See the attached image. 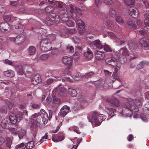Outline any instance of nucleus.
Segmentation results:
<instances>
[{"instance_id":"54","label":"nucleus","mask_w":149,"mask_h":149,"mask_svg":"<svg viewBox=\"0 0 149 149\" xmlns=\"http://www.w3.org/2000/svg\"><path fill=\"white\" fill-rule=\"evenodd\" d=\"M62 80L64 81H68L70 82L72 81V80L70 78L67 77H62Z\"/></svg>"},{"instance_id":"34","label":"nucleus","mask_w":149,"mask_h":149,"mask_svg":"<svg viewBox=\"0 0 149 149\" xmlns=\"http://www.w3.org/2000/svg\"><path fill=\"white\" fill-rule=\"evenodd\" d=\"M104 82L103 80L98 81L96 83L97 87L100 88L104 87Z\"/></svg>"},{"instance_id":"29","label":"nucleus","mask_w":149,"mask_h":149,"mask_svg":"<svg viewBox=\"0 0 149 149\" xmlns=\"http://www.w3.org/2000/svg\"><path fill=\"white\" fill-rule=\"evenodd\" d=\"M16 70L19 75H22L24 72L23 67L21 65H18L16 67Z\"/></svg>"},{"instance_id":"45","label":"nucleus","mask_w":149,"mask_h":149,"mask_svg":"<svg viewBox=\"0 0 149 149\" xmlns=\"http://www.w3.org/2000/svg\"><path fill=\"white\" fill-rule=\"evenodd\" d=\"M53 102L56 104H58L61 102L60 100L56 97H53Z\"/></svg>"},{"instance_id":"24","label":"nucleus","mask_w":149,"mask_h":149,"mask_svg":"<svg viewBox=\"0 0 149 149\" xmlns=\"http://www.w3.org/2000/svg\"><path fill=\"white\" fill-rule=\"evenodd\" d=\"M142 46L147 47L149 46V40L146 38H141L139 42Z\"/></svg>"},{"instance_id":"9","label":"nucleus","mask_w":149,"mask_h":149,"mask_svg":"<svg viewBox=\"0 0 149 149\" xmlns=\"http://www.w3.org/2000/svg\"><path fill=\"white\" fill-rule=\"evenodd\" d=\"M48 1L50 4L53 6L54 7H56L57 6L60 8H65V5L63 4V2L59 1H56L54 0L50 1L48 0Z\"/></svg>"},{"instance_id":"23","label":"nucleus","mask_w":149,"mask_h":149,"mask_svg":"<svg viewBox=\"0 0 149 149\" xmlns=\"http://www.w3.org/2000/svg\"><path fill=\"white\" fill-rule=\"evenodd\" d=\"M23 38L20 36H17L16 37H13L10 38V40L15 42L17 44H20L23 41Z\"/></svg>"},{"instance_id":"30","label":"nucleus","mask_w":149,"mask_h":149,"mask_svg":"<svg viewBox=\"0 0 149 149\" xmlns=\"http://www.w3.org/2000/svg\"><path fill=\"white\" fill-rule=\"evenodd\" d=\"M68 92L70 95L72 97H75L77 95V92L75 89L69 88L68 90Z\"/></svg>"},{"instance_id":"59","label":"nucleus","mask_w":149,"mask_h":149,"mask_svg":"<svg viewBox=\"0 0 149 149\" xmlns=\"http://www.w3.org/2000/svg\"><path fill=\"white\" fill-rule=\"evenodd\" d=\"M58 53V49H53L52 50L51 53L53 55H56Z\"/></svg>"},{"instance_id":"22","label":"nucleus","mask_w":149,"mask_h":149,"mask_svg":"<svg viewBox=\"0 0 149 149\" xmlns=\"http://www.w3.org/2000/svg\"><path fill=\"white\" fill-rule=\"evenodd\" d=\"M104 56V53L100 51H97L95 54V58L97 60L103 59Z\"/></svg>"},{"instance_id":"53","label":"nucleus","mask_w":149,"mask_h":149,"mask_svg":"<svg viewBox=\"0 0 149 149\" xmlns=\"http://www.w3.org/2000/svg\"><path fill=\"white\" fill-rule=\"evenodd\" d=\"M25 147L26 146L22 143L17 145L16 147V149H24Z\"/></svg>"},{"instance_id":"21","label":"nucleus","mask_w":149,"mask_h":149,"mask_svg":"<svg viewBox=\"0 0 149 149\" xmlns=\"http://www.w3.org/2000/svg\"><path fill=\"white\" fill-rule=\"evenodd\" d=\"M117 61L114 58H107L105 60V62L108 64H109L113 66L115 65V64L117 63Z\"/></svg>"},{"instance_id":"16","label":"nucleus","mask_w":149,"mask_h":149,"mask_svg":"<svg viewBox=\"0 0 149 149\" xmlns=\"http://www.w3.org/2000/svg\"><path fill=\"white\" fill-rule=\"evenodd\" d=\"M10 26L8 23L4 22L0 24V29L2 32L8 31L10 29Z\"/></svg>"},{"instance_id":"52","label":"nucleus","mask_w":149,"mask_h":149,"mask_svg":"<svg viewBox=\"0 0 149 149\" xmlns=\"http://www.w3.org/2000/svg\"><path fill=\"white\" fill-rule=\"evenodd\" d=\"M124 1L127 5H133L134 3V0H124Z\"/></svg>"},{"instance_id":"6","label":"nucleus","mask_w":149,"mask_h":149,"mask_svg":"<svg viewBox=\"0 0 149 149\" xmlns=\"http://www.w3.org/2000/svg\"><path fill=\"white\" fill-rule=\"evenodd\" d=\"M121 65V63L120 61H117L115 65L113 66L114 68V71L113 72L112 75V77L114 78L113 80H112L114 81L116 79H117L120 81V79L118 78V73L119 71L120 70V68Z\"/></svg>"},{"instance_id":"61","label":"nucleus","mask_w":149,"mask_h":149,"mask_svg":"<svg viewBox=\"0 0 149 149\" xmlns=\"http://www.w3.org/2000/svg\"><path fill=\"white\" fill-rule=\"evenodd\" d=\"M136 23L137 25L139 27H142L143 25V23L142 20L140 19H138L137 20Z\"/></svg>"},{"instance_id":"32","label":"nucleus","mask_w":149,"mask_h":149,"mask_svg":"<svg viewBox=\"0 0 149 149\" xmlns=\"http://www.w3.org/2000/svg\"><path fill=\"white\" fill-rule=\"evenodd\" d=\"M104 26L107 27H111L113 26L112 22L109 19H107L104 23Z\"/></svg>"},{"instance_id":"49","label":"nucleus","mask_w":149,"mask_h":149,"mask_svg":"<svg viewBox=\"0 0 149 149\" xmlns=\"http://www.w3.org/2000/svg\"><path fill=\"white\" fill-rule=\"evenodd\" d=\"M49 56L48 54H44L41 55L40 58L42 60H45L47 59Z\"/></svg>"},{"instance_id":"46","label":"nucleus","mask_w":149,"mask_h":149,"mask_svg":"<svg viewBox=\"0 0 149 149\" xmlns=\"http://www.w3.org/2000/svg\"><path fill=\"white\" fill-rule=\"evenodd\" d=\"M66 24L69 27H72L74 26V22H72L71 20H68L66 21Z\"/></svg>"},{"instance_id":"17","label":"nucleus","mask_w":149,"mask_h":149,"mask_svg":"<svg viewBox=\"0 0 149 149\" xmlns=\"http://www.w3.org/2000/svg\"><path fill=\"white\" fill-rule=\"evenodd\" d=\"M105 110L111 116L113 117L114 116V112L115 111V109L111 108V106L107 104L106 106Z\"/></svg>"},{"instance_id":"5","label":"nucleus","mask_w":149,"mask_h":149,"mask_svg":"<svg viewBox=\"0 0 149 149\" xmlns=\"http://www.w3.org/2000/svg\"><path fill=\"white\" fill-rule=\"evenodd\" d=\"M73 61V58L71 56H64L62 58V63L66 66L68 69H70L72 67Z\"/></svg>"},{"instance_id":"31","label":"nucleus","mask_w":149,"mask_h":149,"mask_svg":"<svg viewBox=\"0 0 149 149\" xmlns=\"http://www.w3.org/2000/svg\"><path fill=\"white\" fill-rule=\"evenodd\" d=\"M54 135H53L52 136V140L54 142H58L59 141H61L63 140V138L62 136H57V137H54Z\"/></svg>"},{"instance_id":"27","label":"nucleus","mask_w":149,"mask_h":149,"mask_svg":"<svg viewBox=\"0 0 149 149\" xmlns=\"http://www.w3.org/2000/svg\"><path fill=\"white\" fill-rule=\"evenodd\" d=\"M3 73L5 76L8 77H12L15 76L14 72L11 70L4 71L3 72Z\"/></svg>"},{"instance_id":"26","label":"nucleus","mask_w":149,"mask_h":149,"mask_svg":"<svg viewBox=\"0 0 149 149\" xmlns=\"http://www.w3.org/2000/svg\"><path fill=\"white\" fill-rule=\"evenodd\" d=\"M41 79L40 76L38 74H36L33 77L31 80L32 84L34 85H36L40 81Z\"/></svg>"},{"instance_id":"64","label":"nucleus","mask_w":149,"mask_h":149,"mask_svg":"<svg viewBox=\"0 0 149 149\" xmlns=\"http://www.w3.org/2000/svg\"><path fill=\"white\" fill-rule=\"evenodd\" d=\"M143 30H140L139 31L141 34L143 35H144L146 33H149V32H147L146 31V30H147V29H146V27Z\"/></svg>"},{"instance_id":"10","label":"nucleus","mask_w":149,"mask_h":149,"mask_svg":"<svg viewBox=\"0 0 149 149\" xmlns=\"http://www.w3.org/2000/svg\"><path fill=\"white\" fill-rule=\"evenodd\" d=\"M90 47L92 49H100L102 48L103 46L101 45L100 40H93V43L91 45Z\"/></svg>"},{"instance_id":"15","label":"nucleus","mask_w":149,"mask_h":149,"mask_svg":"<svg viewBox=\"0 0 149 149\" xmlns=\"http://www.w3.org/2000/svg\"><path fill=\"white\" fill-rule=\"evenodd\" d=\"M130 14L134 18L137 17L139 12L138 10L135 8H130L129 9Z\"/></svg>"},{"instance_id":"50","label":"nucleus","mask_w":149,"mask_h":149,"mask_svg":"<svg viewBox=\"0 0 149 149\" xmlns=\"http://www.w3.org/2000/svg\"><path fill=\"white\" fill-rule=\"evenodd\" d=\"M116 15V12L115 9L111 8L109 12V15L110 16L113 17L115 16Z\"/></svg>"},{"instance_id":"12","label":"nucleus","mask_w":149,"mask_h":149,"mask_svg":"<svg viewBox=\"0 0 149 149\" xmlns=\"http://www.w3.org/2000/svg\"><path fill=\"white\" fill-rule=\"evenodd\" d=\"M59 17L61 20L66 22L69 19V15L67 11L66 10H64L61 13Z\"/></svg>"},{"instance_id":"3","label":"nucleus","mask_w":149,"mask_h":149,"mask_svg":"<svg viewBox=\"0 0 149 149\" xmlns=\"http://www.w3.org/2000/svg\"><path fill=\"white\" fill-rule=\"evenodd\" d=\"M70 7V11L71 13V16L72 18L77 24L78 28L81 30H83L85 27V25L81 19L77 18L76 14L75 12H78V9L74 6H71Z\"/></svg>"},{"instance_id":"60","label":"nucleus","mask_w":149,"mask_h":149,"mask_svg":"<svg viewBox=\"0 0 149 149\" xmlns=\"http://www.w3.org/2000/svg\"><path fill=\"white\" fill-rule=\"evenodd\" d=\"M5 63L6 64L12 66H14V63L11 61L7 59L5 60Z\"/></svg>"},{"instance_id":"57","label":"nucleus","mask_w":149,"mask_h":149,"mask_svg":"<svg viewBox=\"0 0 149 149\" xmlns=\"http://www.w3.org/2000/svg\"><path fill=\"white\" fill-rule=\"evenodd\" d=\"M109 35L111 37L113 38L114 39H116L117 38V37L116 35L113 33L112 32H108Z\"/></svg>"},{"instance_id":"18","label":"nucleus","mask_w":149,"mask_h":149,"mask_svg":"<svg viewBox=\"0 0 149 149\" xmlns=\"http://www.w3.org/2000/svg\"><path fill=\"white\" fill-rule=\"evenodd\" d=\"M17 129H16V130L14 129L15 130L13 132V133L15 134H17L18 137L20 139L23 138L25 136L26 132L24 130H22L21 131H19Z\"/></svg>"},{"instance_id":"44","label":"nucleus","mask_w":149,"mask_h":149,"mask_svg":"<svg viewBox=\"0 0 149 149\" xmlns=\"http://www.w3.org/2000/svg\"><path fill=\"white\" fill-rule=\"evenodd\" d=\"M103 48L104 50L107 52H112V50L110 47L107 45H104L103 46Z\"/></svg>"},{"instance_id":"2","label":"nucleus","mask_w":149,"mask_h":149,"mask_svg":"<svg viewBox=\"0 0 149 149\" xmlns=\"http://www.w3.org/2000/svg\"><path fill=\"white\" fill-rule=\"evenodd\" d=\"M40 115L38 114L35 113L31 117L29 123L30 128L31 129L36 130L37 128L39 127L41 118L44 124L47 122L48 117L45 111L42 109H41L40 111Z\"/></svg>"},{"instance_id":"35","label":"nucleus","mask_w":149,"mask_h":149,"mask_svg":"<svg viewBox=\"0 0 149 149\" xmlns=\"http://www.w3.org/2000/svg\"><path fill=\"white\" fill-rule=\"evenodd\" d=\"M87 48L88 51L84 53V55L87 58H91L93 56V53L88 48Z\"/></svg>"},{"instance_id":"63","label":"nucleus","mask_w":149,"mask_h":149,"mask_svg":"<svg viewBox=\"0 0 149 149\" xmlns=\"http://www.w3.org/2000/svg\"><path fill=\"white\" fill-rule=\"evenodd\" d=\"M4 19L7 22L10 21L11 19V17L9 15H6L4 17Z\"/></svg>"},{"instance_id":"55","label":"nucleus","mask_w":149,"mask_h":149,"mask_svg":"<svg viewBox=\"0 0 149 149\" xmlns=\"http://www.w3.org/2000/svg\"><path fill=\"white\" fill-rule=\"evenodd\" d=\"M53 10V8L50 6H49L46 7L45 9V11L47 13H50L52 12Z\"/></svg>"},{"instance_id":"37","label":"nucleus","mask_w":149,"mask_h":149,"mask_svg":"<svg viewBox=\"0 0 149 149\" xmlns=\"http://www.w3.org/2000/svg\"><path fill=\"white\" fill-rule=\"evenodd\" d=\"M143 113L146 115L149 114V104H146L143 108Z\"/></svg>"},{"instance_id":"43","label":"nucleus","mask_w":149,"mask_h":149,"mask_svg":"<svg viewBox=\"0 0 149 149\" xmlns=\"http://www.w3.org/2000/svg\"><path fill=\"white\" fill-rule=\"evenodd\" d=\"M128 25L131 26L134 29H135L136 27V26L134 22L132 21H130L127 22Z\"/></svg>"},{"instance_id":"4","label":"nucleus","mask_w":149,"mask_h":149,"mask_svg":"<svg viewBox=\"0 0 149 149\" xmlns=\"http://www.w3.org/2000/svg\"><path fill=\"white\" fill-rule=\"evenodd\" d=\"M106 118V116L104 115L99 114L97 113H93L92 114L91 122L92 124L95 125L97 126H99Z\"/></svg>"},{"instance_id":"51","label":"nucleus","mask_w":149,"mask_h":149,"mask_svg":"<svg viewBox=\"0 0 149 149\" xmlns=\"http://www.w3.org/2000/svg\"><path fill=\"white\" fill-rule=\"evenodd\" d=\"M144 113H141V116L142 120L144 121H146L148 120V118L146 116L147 115L146 114V115H144Z\"/></svg>"},{"instance_id":"28","label":"nucleus","mask_w":149,"mask_h":149,"mask_svg":"<svg viewBox=\"0 0 149 149\" xmlns=\"http://www.w3.org/2000/svg\"><path fill=\"white\" fill-rule=\"evenodd\" d=\"M61 79V77H58V78H56L54 77L53 78H49L47 79L45 82V85H49L50 84L52 83L54 81H57Z\"/></svg>"},{"instance_id":"40","label":"nucleus","mask_w":149,"mask_h":149,"mask_svg":"<svg viewBox=\"0 0 149 149\" xmlns=\"http://www.w3.org/2000/svg\"><path fill=\"white\" fill-rule=\"evenodd\" d=\"M93 38L91 36H87L86 38V40L87 42L89 44L91 47V45L93 43Z\"/></svg>"},{"instance_id":"56","label":"nucleus","mask_w":149,"mask_h":149,"mask_svg":"<svg viewBox=\"0 0 149 149\" xmlns=\"http://www.w3.org/2000/svg\"><path fill=\"white\" fill-rule=\"evenodd\" d=\"M67 50L70 52L73 53L74 51V48L72 46H68L67 47Z\"/></svg>"},{"instance_id":"14","label":"nucleus","mask_w":149,"mask_h":149,"mask_svg":"<svg viewBox=\"0 0 149 149\" xmlns=\"http://www.w3.org/2000/svg\"><path fill=\"white\" fill-rule=\"evenodd\" d=\"M54 22H56L55 21V17L53 15H50L45 20V24L48 25H52Z\"/></svg>"},{"instance_id":"8","label":"nucleus","mask_w":149,"mask_h":149,"mask_svg":"<svg viewBox=\"0 0 149 149\" xmlns=\"http://www.w3.org/2000/svg\"><path fill=\"white\" fill-rule=\"evenodd\" d=\"M22 117V115L19 114L15 115L13 114L9 116L8 118L10 123L13 124H15L17 122L19 121L21 119Z\"/></svg>"},{"instance_id":"13","label":"nucleus","mask_w":149,"mask_h":149,"mask_svg":"<svg viewBox=\"0 0 149 149\" xmlns=\"http://www.w3.org/2000/svg\"><path fill=\"white\" fill-rule=\"evenodd\" d=\"M70 109L69 107L66 105L64 106L61 108L59 114L61 116L64 117L67 114Z\"/></svg>"},{"instance_id":"48","label":"nucleus","mask_w":149,"mask_h":149,"mask_svg":"<svg viewBox=\"0 0 149 149\" xmlns=\"http://www.w3.org/2000/svg\"><path fill=\"white\" fill-rule=\"evenodd\" d=\"M33 146V142L31 141L28 142L26 144V148L28 149L32 148Z\"/></svg>"},{"instance_id":"25","label":"nucleus","mask_w":149,"mask_h":149,"mask_svg":"<svg viewBox=\"0 0 149 149\" xmlns=\"http://www.w3.org/2000/svg\"><path fill=\"white\" fill-rule=\"evenodd\" d=\"M8 118H6L3 119L1 123V125L3 128L7 129L9 127V123H8Z\"/></svg>"},{"instance_id":"11","label":"nucleus","mask_w":149,"mask_h":149,"mask_svg":"<svg viewBox=\"0 0 149 149\" xmlns=\"http://www.w3.org/2000/svg\"><path fill=\"white\" fill-rule=\"evenodd\" d=\"M93 74V72H91L89 73L85 74L82 77L80 73H78L75 76L74 79L76 80H78L81 79L82 77L86 79H87L89 77H90L92 76Z\"/></svg>"},{"instance_id":"47","label":"nucleus","mask_w":149,"mask_h":149,"mask_svg":"<svg viewBox=\"0 0 149 149\" xmlns=\"http://www.w3.org/2000/svg\"><path fill=\"white\" fill-rule=\"evenodd\" d=\"M6 143L7 146L9 148H10L12 143L11 139L10 138L7 139L6 140Z\"/></svg>"},{"instance_id":"58","label":"nucleus","mask_w":149,"mask_h":149,"mask_svg":"<svg viewBox=\"0 0 149 149\" xmlns=\"http://www.w3.org/2000/svg\"><path fill=\"white\" fill-rule=\"evenodd\" d=\"M18 25H19L18 24ZM14 27H15V29H18V30H17V31H21V32H22L23 31H24V29H23V28H21L20 27H21L19 25H18L17 26L15 25V26L13 27V28H14Z\"/></svg>"},{"instance_id":"42","label":"nucleus","mask_w":149,"mask_h":149,"mask_svg":"<svg viewBox=\"0 0 149 149\" xmlns=\"http://www.w3.org/2000/svg\"><path fill=\"white\" fill-rule=\"evenodd\" d=\"M144 23L146 26V28L147 29L146 31L149 32V19H145L144 21Z\"/></svg>"},{"instance_id":"39","label":"nucleus","mask_w":149,"mask_h":149,"mask_svg":"<svg viewBox=\"0 0 149 149\" xmlns=\"http://www.w3.org/2000/svg\"><path fill=\"white\" fill-rule=\"evenodd\" d=\"M49 42H48V39L47 38H44L42 39L40 42V46L43 47L45 45H48Z\"/></svg>"},{"instance_id":"20","label":"nucleus","mask_w":149,"mask_h":149,"mask_svg":"<svg viewBox=\"0 0 149 149\" xmlns=\"http://www.w3.org/2000/svg\"><path fill=\"white\" fill-rule=\"evenodd\" d=\"M56 92V95H58L61 96L65 94V89L63 88H60L59 89H54L52 92L53 93Z\"/></svg>"},{"instance_id":"38","label":"nucleus","mask_w":149,"mask_h":149,"mask_svg":"<svg viewBox=\"0 0 149 149\" xmlns=\"http://www.w3.org/2000/svg\"><path fill=\"white\" fill-rule=\"evenodd\" d=\"M110 102L117 107L119 106V105L118 101L115 98L111 99L110 100Z\"/></svg>"},{"instance_id":"7","label":"nucleus","mask_w":149,"mask_h":149,"mask_svg":"<svg viewBox=\"0 0 149 149\" xmlns=\"http://www.w3.org/2000/svg\"><path fill=\"white\" fill-rule=\"evenodd\" d=\"M86 101L85 97L83 95H80L78 96L77 101L75 104L74 108L76 109H78L80 108L82 105V103Z\"/></svg>"},{"instance_id":"36","label":"nucleus","mask_w":149,"mask_h":149,"mask_svg":"<svg viewBox=\"0 0 149 149\" xmlns=\"http://www.w3.org/2000/svg\"><path fill=\"white\" fill-rule=\"evenodd\" d=\"M36 52V48L33 46H31L29 49V54L30 55H32L35 54Z\"/></svg>"},{"instance_id":"41","label":"nucleus","mask_w":149,"mask_h":149,"mask_svg":"<svg viewBox=\"0 0 149 149\" xmlns=\"http://www.w3.org/2000/svg\"><path fill=\"white\" fill-rule=\"evenodd\" d=\"M116 22L120 24H123L124 23L122 17L120 16H117L116 17Z\"/></svg>"},{"instance_id":"62","label":"nucleus","mask_w":149,"mask_h":149,"mask_svg":"<svg viewBox=\"0 0 149 149\" xmlns=\"http://www.w3.org/2000/svg\"><path fill=\"white\" fill-rule=\"evenodd\" d=\"M76 51L80 54L79 53H81L82 51L81 47L78 46H77L76 47Z\"/></svg>"},{"instance_id":"1","label":"nucleus","mask_w":149,"mask_h":149,"mask_svg":"<svg viewBox=\"0 0 149 149\" xmlns=\"http://www.w3.org/2000/svg\"><path fill=\"white\" fill-rule=\"evenodd\" d=\"M142 102V98L141 97L133 100L129 99L128 102L123 107L120 114L124 117H131L133 113L138 111L141 107Z\"/></svg>"},{"instance_id":"33","label":"nucleus","mask_w":149,"mask_h":149,"mask_svg":"<svg viewBox=\"0 0 149 149\" xmlns=\"http://www.w3.org/2000/svg\"><path fill=\"white\" fill-rule=\"evenodd\" d=\"M42 50L45 51H50L52 49V47L51 44L49 43L48 45H45L43 47H41Z\"/></svg>"},{"instance_id":"19","label":"nucleus","mask_w":149,"mask_h":149,"mask_svg":"<svg viewBox=\"0 0 149 149\" xmlns=\"http://www.w3.org/2000/svg\"><path fill=\"white\" fill-rule=\"evenodd\" d=\"M119 52L120 54V57L124 58L129 56V52L127 49L125 47L121 48L119 50Z\"/></svg>"}]
</instances>
